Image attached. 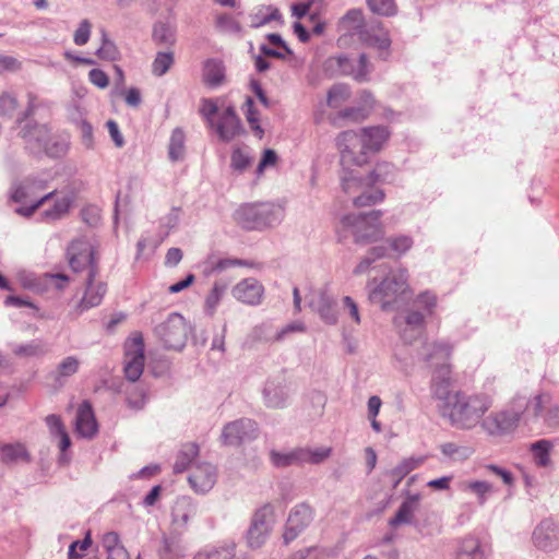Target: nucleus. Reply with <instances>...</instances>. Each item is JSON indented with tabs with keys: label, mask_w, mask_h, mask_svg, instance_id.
<instances>
[{
	"label": "nucleus",
	"mask_w": 559,
	"mask_h": 559,
	"mask_svg": "<svg viewBox=\"0 0 559 559\" xmlns=\"http://www.w3.org/2000/svg\"><path fill=\"white\" fill-rule=\"evenodd\" d=\"M432 395L439 401L438 407L442 416L461 429L475 427L492 405V400L487 394L469 395L460 390H451L448 378H436Z\"/></svg>",
	"instance_id": "nucleus-1"
},
{
	"label": "nucleus",
	"mask_w": 559,
	"mask_h": 559,
	"mask_svg": "<svg viewBox=\"0 0 559 559\" xmlns=\"http://www.w3.org/2000/svg\"><path fill=\"white\" fill-rule=\"evenodd\" d=\"M391 132L383 126L360 128L357 131L347 130L337 136V146L342 162L345 165L364 166L371 157L383 150Z\"/></svg>",
	"instance_id": "nucleus-2"
},
{
	"label": "nucleus",
	"mask_w": 559,
	"mask_h": 559,
	"mask_svg": "<svg viewBox=\"0 0 559 559\" xmlns=\"http://www.w3.org/2000/svg\"><path fill=\"white\" fill-rule=\"evenodd\" d=\"M390 165L377 164L374 169L367 175H360L353 170H346L342 177V189L352 200L355 207H367L384 200L383 190L376 188L377 182L382 181L389 173Z\"/></svg>",
	"instance_id": "nucleus-3"
},
{
	"label": "nucleus",
	"mask_w": 559,
	"mask_h": 559,
	"mask_svg": "<svg viewBox=\"0 0 559 559\" xmlns=\"http://www.w3.org/2000/svg\"><path fill=\"white\" fill-rule=\"evenodd\" d=\"M337 29L342 34L338 43H345V37L356 35L368 46L376 47L380 51H388L391 46L389 32L381 22L367 25L364 12L360 9L349 10L337 23Z\"/></svg>",
	"instance_id": "nucleus-4"
},
{
	"label": "nucleus",
	"mask_w": 559,
	"mask_h": 559,
	"mask_svg": "<svg viewBox=\"0 0 559 559\" xmlns=\"http://www.w3.org/2000/svg\"><path fill=\"white\" fill-rule=\"evenodd\" d=\"M382 215L383 212L380 210L346 214L340 219V230L352 234L357 243L379 241L385 235V228L381 221Z\"/></svg>",
	"instance_id": "nucleus-5"
},
{
	"label": "nucleus",
	"mask_w": 559,
	"mask_h": 559,
	"mask_svg": "<svg viewBox=\"0 0 559 559\" xmlns=\"http://www.w3.org/2000/svg\"><path fill=\"white\" fill-rule=\"evenodd\" d=\"M282 213L281 206L270 202L245 204L235 212V221L245 229H260L277 223Z\"/></svg>",
	"instance_id": "nucleus-6"
},
{
	"label": "nucleus",
	"mask_w": 559,
	"mask_h": 559,
	"mask_svg": "<svg viewBox=\"0 0 559 559\" xmlns=\"http://www.w3.org/2000/svg\"><path fill=\"white\" fill-rule=\"evenodd\" d=\"M144 340L141 333H132L124 343V373L128 380L135 382L144 369Z\"/></svg>",
	"instance_id": "nucleus-7"
},
{
	"label": "nucleus",
	"mask_w": 559,
	"mask_h": 559,
	"mask_svg": "<svg viewBox=\"0 0 559 559\" xmlns=\"http://www.w3.org/2000/svg\"><path fill=\"white\" fill-rule=\"evenodd\" d=\"M407 278L406 270L392 272L381 282L379 287L373 290L372 297L382 302V308L386 309L389 305L408 290Z\"/></svg>",
	"instance_id": "nucleus-8"
},
{
	"label": "nucleus",
	"mask_w": 559,
	"mask_h": 559,
	"mask_svg": "<svg viewBox=\"0 0 559 559\" xmlns=\"http://www.w3.org/2000/svg\"><path fill=\"white\" fill-rule=\"evenodd\" d=\"M274 524V509L270 503L255 511L248 530L247 542L250 548H260L269 537Z\"/></svg>",
	"instance_id": "nucleus-9"
},
{
	"label": "nucleus",
	"mask_w": 559,
	"mask_h": 559,
	"mask_svg": "<svg viewBox=\"0 0 559 559\" xmlns=\"http://www.w3.org/2000/svg\"><path fill=\"white\" fill-rule=\"evenodd\" d=\"M453 353V345L448 342H433L428 344L425 353V360L431 366L436 367L432 376V385L435 384L436 378L442 380L448 378L451 382V359Z\"/></svg>",
	"instance_id": "nucleus-10"
},
{
	"label": "nucleus",
	"mask_w": 559,
	"mask_h": 559,
	"mask_svg": "<svg viewBox=\"0 0 559 559\" xmlns=\"http://www.w3.org/2000/svg\"><path fill=\"white\" fill-rule=\"evenodd\" d=\"M156 333L167 348L179 350L186 344L188 329L181 316L173 314L156 328Z\"/></svg>",
	"instance_id": "nucleus-11"
},
{
	"label": "nucleus",
	"mask_w": 559,
	"mask_h": 559,
	"mask_svg": "<svg viewBox=\"0 0 559 559\" xmlns=\"http://www.w3.org/2000/svg\"><path fill=\"white\" fill-rule=\"evenodd\" d=\"M51 199H53V205L51 209L44 212V216L49 221H56L63 217L69 212L72 200L68 195L56 197L55 192L47 193L29 206H22L17 209V213L23 216H31L45 202Z\"/></svg>",
	"instance_id": "nucleus-12"
},
{
	"label": "nucleus",
	"mask_w": 559,
	"mask_h": 559,
	"mask_svg": "<svg viewBox=\"0 0 559 559\" xmlns=\"http://www.w3.org/2000/svg\"><path fill=\"white\" fill-rule=\"evenodd\" d=\"M68 254L69 263L73 271L80 272L88 269L90 274L94 267L95 274H97L95 251L91 243L84 240H75L70 245Z\"/></svg>",
	"instance_id": "nucleus-13"
},
{
	"label": "nucleus",
	"mask_w": 559,
	"mask_h": 559,
	"mask_svg": "<svg viewBox=\"0 0 559 559\" xmlns=\"http://www.w3.org/2000/svg\"><path fill=\"white\" fill-rule=\"evenodd\" d=\"M314 511L307 503L297 504L289 513L283 538L285 544L294 540L312 521Z\"/></svg>",
	"instance_id": "nucleus-14"
},
{
	"label": "nucleus",
	"mask_w": 559,
	"mask_h": 559,
	"mask_svg": "<svg viewBox=\"0 0 559 559\" xmlns=\"http://www.w3.org/2000/svg\"><path fill=\"white\" fill-rule=\"evenodd\" d=\"M329 64L330 67L336 66L341 74L350 75L359 82L366 81L370 72L366 55H360L357 60H352L346 56L331 57Z\"/></svg>",
	"instance_id": "nucleus-15"
},
{
	"label": "nucleus",
	"mask_w": 559,
	"mask_h": 559,
	"mask_svg": "<svg viewBox=\"0 0 559 559\" xmlns=\"http://www.w3.org/2000/svg\"><path fill=\"white\" fill-rule=\"evenodd\" d=\"M534 546L542 551H554L559 548V528L550 520L542 521L532 535Z\"/></svg>",
	"instance_id": "nucleus-16"
},
{
	"label": "nucleus",
	"mask_w": 559,
	"mask_h": 559,
	"mask_svg": "<svg viewBox=\"0 0 559 559\" xmlns=\"http://www.w3.org/2000/svg\"><path fill=\"white\" fill-rule=\"evenodd\" d=\"M257 425L250 419H240L224 427L223 440L228 445H239L255 437Z\"/></svg>",
	"instance_id": "nucleus-17"
},
{
	"label": "nucleus",
	"mask_w": 559,
	"mask_h": 559,
	"mask_svg": "<svg viewBox=\"0 0 559 559\" xmlns=\"http://www.w3.org/2000/svg\"><path fill=\"white\" fill-rule=\"evenodd\" d=\"M521 419V413L515 411H499L491 413L484 421L485 428L491 435H501L512 431Z\"/></svg>",
	"instance_id": "nucleus-18"
},
{
	"label": "nucleus",
	"mask_w": 559,
	"mask_h": 559,
	"mask_svg": "<svg viewBox=\"0 0 559 559\" xmlns=\"http://www.w3.org/2000/svg\"><path fill=\"white\" fill-rule=\"evenodd\" d=\"M231 294L242 304L257 306L263 299L264 287L257 278L249 277L237 283L233 287Z\"/></svg>",
	"instance_id": "nucleus-19"
},
{
	"label": "nucleus",
	"mask_w": 559,
	"mask_h": 559,
	"mask_svg": "<svg viewBox=\"0 0 559 559\" xmlns=\"http://www.w3.org/2000/svg\"><path fill=\"white\" fill-rule=\"evenodd\" d=\"M106 293L107 284L102 281H96V274L93 267L92 272L88 274L87 286L84 295L76 306L79 312L82 313L83 311L99 306Z\"/></svg>",
	"instance_id": "nucleus-20"
},
{
	"label": "nucleus",
	"mask_w": 559,
	"mask_h": 559,
	"mask_svg": "<svg viewBox=\"0 0 559 559\" xmlns=\"http://www.w3.org/2000/svg\"><path fill=\"white\" fill-rule=\"evenodd\" d=\"M219 139L229 142L242 132L240 119L233 107H227L214 122V127Z\"/></svg>",
	"instance_id": "nucleus-21"
},
{
	"label": "nucleus",
	"mask_w": 559,
	"mask_h": 559,
	"mask_svg": "<svg viewBox=\"0 0 559 559\" xmlns=\"http://www.w3.org/2000/svg\"><path fill=\"white\" fill-rule=\"evenodd\" d=\"M188 480L195 492H206L216 481V469L209 463L193 465Z\"/></svg>",
	"instance_id": "nucleus-22"
},
{
	"label": "nucleus",
	"mask_w": 559,
	"mask_h": 559,
	"mask_svg": "<svg viewBox=\"0 0 559 559\" xmlns=\"http://www.w3.org/2000/svg\"><path fill=\"white\" fill-rule=\"evenodd\" d=\"M75 428L76 432L84 438H92L97 432V423L92 405L86 401L78 408Z\"/></svg>",
	"instance_id": "nucleus-23"
},
{
	"label": "nucleus",
	"mask_w": 559,
	"mask_h": 559,
	"mask_svg": "<svg viewBox=\"0 0 559 559\" xmlns=\"http://www.w3.org/2000/svg\"><path fill=\"white\" fill-rule=\"evenodd\" d=\"M27 143L36 142L38 147H43L47 154L56 155L64 152L63 145H55V148L48 146L47 140L49 131L45 126H35L23 134Z\"/></svg>",
	"instance_id": "nucleus-24"
},
{
	"label": "nucleus",
	"mask_w": 559,
	"mask_h": 559,
	"mask_svg": "<svg viewBox=\"0 0 559 559\" xmlns=\"http://www.w3.org/2000/svg\"><path fill=\"white\" fill-rule=\"evenodd\" d=\"M486 549L474 536L464 537L456 550V559H486Z\"/></svg>",
	"instance_id": "nucleus-25"
},
{
	"label": "nucleus",
	"mask_w": 559,
	"mask_h": 559,
	"mask_svg": "<svg viewBox=\"0 0 559 559\" xmlns=\"http://www.w3.org/2000/svg\"><path fill=\"white\" fill-rule=\"evenodd\" d=\"M554 442L547 439H542L533 442L530 445V451L534 463L539 467H548L551 465V451Z\"/></svg>",
	"instance_id": "nucleus-26"
},
{
	"label": "nucleus",
	"mask_w": 559,
	"mask_h": 559,
	"mask_svg": "<svg viewBox=\"0 0 559 559\" xmlns=\"http://www.w3.org/2000/svg\"><path fill=\"white\" fill-rule=\"evenodd\" d=\"M197 514V506L190 498L178 499L173 508V520L177 524L186 525Z\"/></svg>",
	"instance_id": "nucleus-27"
},
{
	"label": "nucleus",
	"mask_w": 559,
	"mask_h": 559,
	"mask_svg": "<svg viewBox=\"0 0 559 559\" xmlns=\"http://www.w3.org/2000/svg\"><path fill=\"white\" fill-rule=\"evenodd\" d=\"M360 98L362 106L346 108L342 111L341 116L344 118H349L354 121H359L367 118L374 106V99L373 96L366 91L361 93Z\"/></svg>",
	"instance_id": "nucleus-28"
},
{
	"label": "nucleus",
	"mask_w": 559,
	"mask_h": 559,
	"mask_svg": "<svg viewBox=\"0 0 559 559\" xmlns=\"http://www.w3.org/2000/svg\"><path fill=\"white\" fill-rule=\"evenodd\" d=\"M419 496H412L405 500L396 511L395 515L390 520L391 526L407 524L412 521L414 512L417 508Z\"/></svg>",
	"instance_id": "nucleus-29"
},
{
	"label": "nucleus",
	"mask_w": 559,
	"mask_h": 559,
	"mask_svg": "<svg viewBox=\"0 0 559 559\" xmlns=\"http://www.w3.org/2000/svg\"><path fill=\"white\" fill-rule=\"evenodd\" d=\"M1 461L5 464L15 463L19 461L28 462L29 454L23 443H9L0 448Z\"/></svg>",
	"instance_id": "nucleus-30"
},
{
	"label": "nucleus",
	"mask_w": 559,
	"mask_h": 559,
	"mask_svg": "<svg viewBox=\"0 0 559 559\" xmlns=\"http://www.w3.org/2000/svg\"><path fill=\"white\" fill-rule=\"evenodd\" d=\"M186 154V133L182 129L176 128L169 140L168 157L171 162L183 159Z\"/></svg>",
	"instance_id": "nucleus-31"
},
{
	"label": "nucleus",
	"mask_w": 559,
	"mask_h": 559,
	"mask_svg": "<svg viewBox=\"0 0 559 559\" xmlns=\"http://www.w3.org/2000/svg\"><path fill=\"white\" fill-rule=\"evenodd\" d=\"M203 79L211 86L219 85L224 80L223 63L217 60H207L204 63Z\"/></svg>",
	"instance_id": "nucleus-32"
},
{
	"label": "nucleus",
	"mask_w": 559,
	"mask_h": 559,
	"mask_svg": "<svg viewBox=\"0 0 559 559\" xmlns=\"http://www.w3.org/2000/svg\"><path fill=\"white\" fill-rule=\"evenodd\" d=\"M424 463L423 457H408L403 460L396 467H394L390 475L394 478V487L412 471L419 467Z\"/></svg>",
	"instance_id": "nucleus-33"
},
{
	"label": "nucleus",
	"mask_w": 559,
	"mask_h": 559,
	"mask_svg": "<svg viewBox=\"0 0 559 559\" xmlns=\"http://www.w3.org/2000/svg\"><path fill=\"white\" fill-rule=\"evenodd\" d=\"M199 447L195 443H187L182 447L174 465L176 473H181L188 468L191 461L198 456Z\"/></svg>",
	"instance_id": "nucleus-34"
},
{
	"label": "nucleus",
	"mask_w": 559,
	"mask_h": 559,
	"mask_svg": "<svg viewBox=\"0 0 559 559\" xmlns=\"http://www.w3.org/2000/svg\"><path fill=\"white\" fill-rule=\"evenodd\" d=\"M369 10L380 16L391 17L397 14L395 0H366Z\"/></svg>",
	"instance_id": "nucleus-35"
},
{
	"label": "nucleus",
	"mask_w": 559,
	"mask_h": 559,
	"mask_svg": "<svg viewBox=\"0 0 559 559\" xmlns=\"http://www.w3.org/2000/svg\"><path fill=\"white\" fill-rule=\"evenodd\" d=\"M96 56L106 61H116L120 52L112 40H110L105 31H102V45L96 51Z\"/></svg>",
	"instance_id": "nucleus-36"
},
{
	"label": "nucleus",
	"mask_w": 559,
	"mask_h": 559,
	"mask_svg": "<svg viewBox=\"0 0 559 559\" xmlns=\"http://www.w3.org/2000/svg\"><path fill=\"white\" fill-rule=\"evenodd\" d=\"M386 243L394 255L401 257L412 249L414 240L411 236L399 235L388 238Z\"/></svg>",
	"instance_id": "nucleus-37"
},
{
	"label": "nucleus",
	"mask_w": 559,
	"mask_h": 559,
	"mask_svg": "<svg viewBox=\"0 0 559 559\" xmlns=\"http://www.w3.org/2000/svg\"><path fill=\"white\" fill-rule=\"evenodd\" d=\"M243 110H245L246 119H247L251 130L254 132V134L259 139H261L264 134V131L259 123V115L254 108V103L251 97H248L246 99L245 105H243Z\"/></svg>",
	"instance_id": "nucleus-38"
},
{
	"label": "nucleus",
	"mask_w": 559,
	"mask_h": 559,
	"mask_svg": "<svg viewBox=\"0 0 559 559\" xmlns=\"http://www.w3.org/2000/svg\"><path fill=\"white\" fill-rule=\"evenodd\" d=\"M388 249L384 246H378L371 248L367 255L359 262V264L355 267L354 273L359 275L365 273L370 264L378 259H381L386 255Z\"/></svg>",
	"instance_id": "nucleus-39"
},
{
	"label": "nucleus",
	"mask_w": 559,
	"mask_h": 559,
	"mask_svg": "<svg viewBox=\"0 0 559 559\" xmlns=\"http://www.w3.org/2000/svg\"><path fill=\"white\" fill-rule=\"evenodd\" d=\"M13 352L17 357L29 358L43 356L46 353V348L40 341H32L28 344L17 345Z\"/></svg>",
	"instance_id": "nucleus-40"
},
{
	"label": "nucleus",
	"mask_w": 559,
	"mask_h": 559,
	"mask_svg": "<svg viewBox=\"0 0 559 559\" xmlns=\"http://www.w3.org/2000/svg\"><path fill=\"white\" fill-rule=\"evenodd\" d=\"M350 96L349 88L346 85H334L328 93V105L332 108L341 107Z\"/></svg>",
	"instance_id": "nucleus-41"
},
{
	"label": "nucleus",
	"mask_w": 559,
	"mask_h": 559,
	"mask_svg": "<svg viewBox=\"0 0 559 559\" xmlns=\"http://www.w3.org/2000/svg\"><path fill=\"white\" fill-rule=\"evenodd\" d=\"M302 452H299V449H295L289 453H280L276 451H272L270 453L272 463L277 467H285L293 464L301 463L300 455Z\"/></svg>",
	"instance_id": "nucleus-42"
},
{
	"label": "nucleus",
	"mask_w": 559,
	"mask_h": 559,
	"mask_svg": "<svg viewBox=\"0 0 559 559\" xmlns=\"http://www.w3.org/2000/svg\"><path fill=\"white\" fill-rule=\"evenodd\" d=\"M301 463L318 464L328 459L332 452L331 448H318L314 450L299 448Z\"/></svg>",
	"instance_id": "nucleus-43"
},
{
	"label": "nucleus",
	"mask_w": 559,
	"mask_h": 559,
	"mask_svg": "<svg viewBox=\"0 0 559 559\" xmlns=\"http://www.w3.org/2000/svg\"><path fill=\"white\" fill-rule=\"evenodd\" d=\"M550 400L551 397L549 394L539 393L527 402L525 411L533 417H538L543 413L544 408L550 403Z\"/></svg>",
	"instance_id": "nucleus-44"
},
{
	"label": "nucleus",
	"mask_w": 559,
	"mask_h": 559,
	"mask_svg": "<svg viewBox=\"0 0 559 559\" xmlns=\"http://www.w3.org/2000/svg\"><path fill=\"white\" fill-rule=\"evenodd\" d=\"M235 556L234 546L203 550L198 552L193 559H233Z\"/></svg>",
	"instance_id": "nucleus-45"
},
{
	"label": "nucleus",
	"mask_w": 559,
	"mask_h": 559,
	"mask_svg": "<svg viewBox=\"0 0 559 559\" xmlns=\"http://www.w3.org/2000/svg\"><path fill=\"white\" fill-rule=\"evenodd\" d=\"M174 63L173 52H158L152 64V71L155 75H164Z\"/></svg>",
	"instance_id": "nucleus-46"
},
{
	"label": "nucleus",
	"mask_w": 559,
	"mask_h": 559,
	"mask_svg": "<svg viewBox=\"0 0 559 559\" xmlns=\"http://www.w3.org/2000/svg\"><path fill=\"white\" fill-rule=\"evenodd\" d=\"M218 111V104L215 99L203 98L200 104L199 112L202 118L206 121L209 127H214L215 115Z\"/></svg>",
	"instance_id": "nucleus-47"
},
{
	"label": "nucleus",
	"mask_w": 559,
	"mask_h": 559,
	"mask_svg": "<svg viewBox=\"0 0 559 559\" xmlns=\"http://www.w3.org/2000/svg\"><path fill=\"white\" fill-rule=\"evenodd\" d=\"M92 546V535L87 531L83 540H75L69 546L68 558L81 559L84 552Z\"/></svg>",
	"instance_id": "nucleus-48"
},
{
	"label": "nucleus",
	"mask_w": 559,
	"mask_h": 559,
	"mask_svg": "<svg viewBox=\"0 0 559 559\" xmlns=\"http://www.w3.org/2000/svg\"><path fill=\"white\" fill-rule=\"evenodd\" d=\"M45 188L44 182H26L25 185L16 188L12 194V199L15 202H25L27 197L35 192V190H43Z\"/></svg>",
	"instance_id": "nucleus-49"
},
{
	"label": "nucleus",
	"mask_w": 559,
	"mask_h": 559,
	"mask_svg": "<svg viewBox=\"0 0 559 559\" xmlns=\"http://www.w3.org/2000/svg\"><path fill=\"white\" fill-rule=\"evenodd\" d=\"M80 368V360L74 356H69L62 359L57 367V373L60 378L71 377L78 372Z\"/></svg>",
	"instance_id": "nucleus-50"
},
{
	"label": "nucleus",
	"mask_w": 559,
	"mask_h": 559,
	"mask_svg": "<svg viewBox=\"0 0 559 559\" xmlns=\"http://www.w3.org/2000/svg\"><path fill=\"white\" fill-rule=\"evenodd\" d=\"M92 24L88 20H83L73 35V41L78 46L87 44L91 37Z\"/></svg>",
	"instance_id": "nucleus-51"
},
{
	"label": "nucleus",
	"mask_w": 559,
	"mask_h": 559,
	"mask_svg": "<svg viewBox=\"0 0 559 559\" xmlns=\"http://www.w3.org/2000/svg\"><path fill=\"white\" fill-rule=\"evenodd\" d=\"M102 546L106 555L124 547L116 532L105 533L102 537Z\"/></svg>",
	"instance_id": "nucleus-52"
},
{
	"label": "nucleus",
	"mask_w": 559,
	"mask_h": 559,
	"mask_svg": "<svg viewBox=\"0 0 559 559\" xmlns=\"http://www.w3.org/2000/svg\"><path fill=\"white\" fill-rule=\"evenodd\" d=\"M153 37L159 44H173L175 41L174 32L165 24L155 25Z\"/></svg>",
	"instance_id": "nucleus-53"
},
{
	"label": "nucleus",
	"mask_w": 559,
	"mask_h": 559,
	"mask_svg": "<svg viewBox=\"0 0 559 559\" xmlns=\"http://www.w3.org/2000/svg\"><path fill=\"white\" fill-rule=\"evenodd\" d=\"M251 164V158L241 148L234 150L231 154V167L236 170L243 171Z\"/></svg>",
	"instance_id": "nucleus-54"
},
{
	"label": "nucleus",
	"mask_w": 559,
	"mask_h": 559,
	"mask_svg": "<svg viewBox=\"0 0 559 559\" xmlns=\"http://www.w3.org/2000/svg\"><path fill=\"white\" fill-rule=\"evenodd\" d=\"M277 163V154L274 150L267 148L263 152V156L257 167L258 176H261L267 167H274Z\"/></svg>",
	"instance_id": "nucleus-55"
},
{
	"label": "nucleus",
	"mask_w": 559,
	"mask_h": 559,
	"mask_svg": "<svg viewBox=\"0 0 559 559\" xmlns=\"http://www.w3.org/2000/svg\"><path fill=\"white\" fill-rule=\"evenodd\" d=\"M466 488L476 493L479 497V502H485V496L491 491V485L487 481H471L466 484Z\"/></svg>",
	"instance_id": "nucleus-56"
},
{
	"label": "nucleus",
	"mask_w": 559,
	"mask_h": 559,
	"mask_svg": "<svg viewBox=\"0 0 559 559\" xmlns=\"http://www.w3.org/2000/svg\"><path fill=\"white\" fill-rule=\"evenodd\" d=\"M17 107L16 99L8 94L0 95V115H12Z\"/></svg>",
	"instance_id": "nucleus-57"
},
{
	"label": "nucleus",
	"mask_w": 559,
	"mask_h": 559,
	"mask_svg": "<svg viewBox=\"0 0 559 559\" xmlns=\"http://www.w3.org/2000/svg\"><path fill=\"white\" fill-rule=\"evenodd\" d=\"M224 294V287L215 284L206 297V307L213 313L216 306L219 304L222 296Z\"/></svg>",
	"instance_id": "nucleus-58"
},
{
	"label": "nucleus",
	"mask_w": 559,
	"mask_h": 559,
	"mask_svg": "<svg viewBox=\"0 0 559 559\" xmlns=\"http://www.w3.org/2000/svg\"><path fill=\"white\" fill-rule=\"evenodd\" d=\"M406 325L413 330H417L418 332L424 329L425 318L418 311H411L407 313L405 318Z\"/></svg>",
	"instance_id": "nucleus-59"
},
{
	"label": "nucleus",
	"mask_w": 559,
	"mask_h": 559,
	"mask_svg": "<svg viewBox=\"0 0 559 559\" xmlns=\"http://www.w3.org/2000/svg\"><path fill=\"white\" fill-rule=\"evenodd\" d=\"M90 81L99 88H105L109 84V80L107 74L99 70V69H93L88 73Z\"/></svg>",
	"instance_id": "nucleus-60"
},
{
	"label": "nucleus",
	"mask_w": 559,
	"mask_h": 559,
	"mask_svg": "<svg viewBox=\"0 0 559 559\" xmlns=\"http://www.w3.org/2000/svg\"><path fill=\"white\" fill-rule=\"evenodd\" d=\"M417 301L429 313H432L433 309L437 306V297H436V295H433V294H431L429 292H425V293L420 294L417 297Z\"/></svg>",
	"instance_id": "nucleus-61"
},
{
	"label": "nucleus",
	"mask_w": 559,
	"mask_h": 559,
	"mask_svg": "<svg viewBox=\"0 0 559 559\" xmlns=\"http://www.w3.org/2000/svg\"><path fill=\"white\" fill-rule=\"evenodd\" d=\"M127 401L130 407L139 409L145 403V395L142 390L134 389L128 393Z\"/></svg>",
	"instance_id": "nucleus-62"
},
{
	"label": "nucleus",
	"mask_w": 559,
	"mask_h": 559,
	"mask_svg": "<svg viewBox=\"0 0 559 559\" xmlns=\"http://www.w3.org/2000/svg\"><path fill=\"white\" fill-rule=\"evenodd\" d=\"M46 424L49 427L50 432L55 436L66 430L61 418L57 415H48L46 417Z\"/></svg>",
	"instance_id": "nucleus-63"
},
{
	"label": "nucleus",
	"mask_w": 559,
	"mask_h": 559,
	"mask_svg": "<svg viewBox=\"0 0 559 559\" xmlns=\"http://www.w3.org/2000/svg\"><path fill=\"white\" fill-rule=\"evenodd\" d=\"M107 128H108V132H109L112 141L115 142L116 146L122 147L124 144V140H123L121 132L119 131V128H118V124L116 123V121H114V120L107 121Z\"/></svg>",
	"instance_id": "nucleus-64"
}]
</instances>
